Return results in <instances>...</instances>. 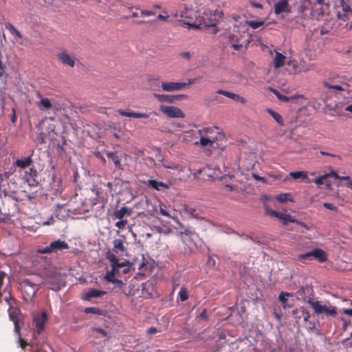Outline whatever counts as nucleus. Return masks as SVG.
I'll return each mask as SVG.
<instances>
[{
	"mask_svg": "<svg viewBox=\"0 0 352 352\" xmlns=\"http://www.w3.org/2000/svg\"><path fill=\"white\" fill-rule=\"evenodd\" d=\"M250 5L255 8H263V5L258 2L250 1Z\"/></svg>",
	"mask_w": 352,
	"mask_h": 352,
	"instance_id": "obj_57",
	"label": "nucleus"
},
{
	"mask_svg": "<svg viewBox=\"0 0 352 352\" xmlns=\"http://www.w3.org/2000/svg\"><path fill=\"white\" fill-rule=\"evenodd\" d=\"M84 312L86 314H92L96 315H102L103 311L98 307H91L85 309Z\"/></svg>",
	"mask_w": 352,
	"mask_h": 352,
	"instance_id": "obj_40",
	"label": "nucleus"
},
{
	"mask_svg": "<svg viewBox=\"0 0 352 352\" xmlns=\"http://www.w3.org/2000/svg\"><path fill=\"white\" fill-rule=\"evenodd\" d=\"M341 6L342 7V10L344 12V13L342 16H341L340 14H338V17L340 19H342L344 21H345V18L348 17L349 15L352 16V9L346 3L341 4Z\"/></svg>",
	"mask_w": 352,
	"mask_h": 352,
	"instance_id": "obj_37",
	"label": "nucleus"
},
{
	"mask_svg": "<svg viewBox=\"0 0 352 352\" xmlns=\"http://www.w3.org/2000/svg\"><path fill=\"white\" fill-rule=\"evenodd\" d=\"M37 177V171L34 168H30L28 171L25 172V178L29 183L36 182Z\"/></svg>",
	"mask_w": 352,
	"mask_h": 352,
	"instance_id": "obj_32",
	"label": "nucleus"
},
{
	"mask_svg": "<svg viewBox=\"0 0 352 352\" xmlns=\"http://www.w3.org/2000/svg\"><path fill=\"white\" fill-rule=\"evenodd\" d=\"M216 94L223 95L227 98H229L234 101L239 102L241 104H245L247 102V100L241 96L239 94L230 92L228 91L223 90V89H218L216 91Z\"/></svg>",
	"mask_w": 352,
	"mask_h": 352,
	"instance_id": "obj_14",
	"label": "nucleus"
},
{
	"mask_svg": "<svg viewBox=\"0 0 352 352\" xmlns=\"http://www.w3.org/2000/svg\"><path fill=\"white\" fill-rule=\"evenodd\" d=\"M217 127H204L198 131L199 135L207 138V136H216Z\"/></svg>",
	"mask_w": 352,
	"mask_h": 352,
	"instance_id": "obj_28",
	"label": "nucleus"
},
{
	"mask_svg": "<svg viewBox=\"0 0 352 352\" xmlns=\"http://www.w3.org/2000/svg\"><path fill=\"white\" fill-rule=\"evenodd\" d=\"M342 313L352 317V309H344Z\"/></svg>",
	"mask_w": 352,
	"mask_h": 352,
	"instance_id": "obj_61",
	"label": "nucleus"
},
{
	"mask_svg": "<svg viewBox=\"0 0 352 352\" xmlns=\"http://www.w3.org/2000/svg\"><path fill=\"white\" fill-rule=\"evenodd\" d=\"M117 112L121 116H126V117H130V118H148L149 117V114L146 113L128 111L123 110L121 109H118Z\"/></svg>",
	"mask_w": 352,
	"mask_h": 352,
	"instance_id": "obj_18",
	"label": "nucleus"
},
{
	"mask_svg": "<svg viewBox=\"0 0 352 352\" xmlns=\"http://www.w3.org/2000/svg\"><path fill=\"white\" fill-rule=\"evenodd\" d=\"M312 259V255H311V251L301 254L298 256V260L301 262H304L305 260H311Z\"/></svg>",
	"mask_w": 352,
	"mask_h": 352,
	"instance_id": "obj_43",
	"label": "nucleus"
},
{
	"mask_svg": "<svg viewBox=\"0 0 352 352\" xmlns=\"http://www.w3.org/2000/svg\"><path fill=\"white\" fill-rule=\"evenodd\" d=\"M290 296L291 294L288 292H281L279 294L278 299L285 309L287 307H291L292 306V304L288 302L287 297Z\"/></svg>",
	"mask_w": 352,
	"mask_h": 352,
	"instance_id": "obj_35",
	"label": "nucleus"
},
{
	"mask_svg": "<svg viewBox=\"0 0 352 352\" xmlns=\"http://www.w3.org/2000/svg\"><path fill=\"white\" fill-rule=\"evenodd\" d=\"M272 92L277 96V98L282 100V101H284V102H287L289 100V98L285 96V95H283L281 94L280 92H278L277 90L276 89H272Z\"/></svg>",
	"mask_w": 352,
	"mask_h": 352,
	"instance_id": "obj_47",
	"label": "nucleus"
},
{
	"mask_svg": "<svg viewBox=\"0 0 352 352\" xmlns=\"http://www.w3.org/2000/svg\"><path fill=\"white\" fill-rule=\"evenodd\" d=\"M201 78V77H197V78H189V79H188L187 82H183V83L186 85V87L190 85L195 84L197 80H199Z\"/></svg>",
	"mask_w": 352,
	"mask_h": 352,
	"instance_id": "obj_54",
	"label": "nucleus"
},
{
	"mask_svg": "<svg viewBox=\"0 0 352 352\" xmlns=\"http://www.w3.org/2000/svg\"><path fill=\"white\" fill-rule=\"evenodd\" d=\"M6 28L8 30L11 34L16 35L17 38H20L21 40H25V38H23L21 33L10 23H7L5 24Z\"/></svg>",
	"mask_w": 352,
	"mask_h": 352,
	"instance_id": "obj_36",
	"label": "nucleus"
},
{
	"mask_svg": "<svg viewBox=\"0 0 352 352\" xmlns=\"http://www.w3.org/2000/svg\"><path fill=\"white\" fill-rule=\"evenodd\" d=\"M181 237L182 240L181 251L185 254H190L195 249V243L188 234L184 235V233L181 232Z\"/></svg>",
	"mask_w": 352,
	"mask_h": 352,
	"instance_id": "obj_7",
	"label": "nucleus"
},
{
	"mask_svg": "<svg viewBox=\"0 0 352 352\" xmlns=\"http://www.w3.org/2000/svg\"><path fill=\"white\" fill-rule=\"evenodd\" d=\"M109 282H111L116 285V287L119 288H122L124 285V283L121 280H118L117 278H113L112 280H109Z\"/></svg>",
	"mask_w": 352,
	"mask_h": 352,
	"instance_id": "obj_53",
	"label": "nucleus"
},
{
	"mask_svg": "<svg viewBox=\"0 0 352 352\" xmlns=\"http://www.w3.org/2000/svg\"><path fill=\"white\" fill-rule=\"evenodd\" d=\"M322 84H323L324 87H326V88L333 89H336L338 91H345V90H346L345 88H344L341 85L331 84L329 82H328L327 80L323 81Z\"/></svg>",
	"mask_w": 352,
	"mask_h": 352,
	"instance_id": "obj_39",
	"label": "nucleus"
},
{
	"mask_svg": "<svg viewBox=\"0 0 352 352\" xmlns=\"http://www.w3.org/2000/svg\"><path fill=\"white\" fill-rule=\"evenodd\" d=\"M286 57L280 52H276L273 63L275 68H279L284 65Z\"/></svg>",
	"mask_w": 352,
	"mask_h": 352,
	"instance_id": "obj_29",
	"label": "nucleus"
},
{
	"mask_svg": "<svg viewBox=\"0 0 352 352\" xmlns=\"http://www.w3.org/2000/svg\"><path fill=\"white\" fill-rule=\"evenodd\" d=\"M267 214L270 217L280 219L284 225H287L289 222H298L292 216L289 214L282 213L274 210L267 209Z\"/></svg>",
	"mask_w": 352,
	"mask_h": 352,
	"instance_id": "obj_9",
	"label": "nucleus"
},
{
	"mask_svg": "<svg viewBox=\"0 0 352 352\" xmlns=\"http://www.w3.org/2000/svg\"><path fill=\"white\" fill-rule=\"evenodd\" d=\"M186 87V85L179 82H162V89L164 91H179Z\"/></svg>",
	"mask_w": 352,
	"mask_h": 352,
	"instance_id": "obj_11",
	"label": "nucleus"
},
{
	"mask_svg": "<svg viewBox=\"0 0 352 352\" xmlns=\"http://www.w3.org/2000/svg\"><path fill=\"white\" fill-rule=\"evenodd\" d=\"M127 224V220L120 219L118 222L116 223L115 226L119 229H123L125 226Z\"/></svg>",
	"mask_w": 352,
	"mask_h": 352,
	"instance_id": "obj_49",
	"label": "nucleus"
},
{
	"mask_svg": "<svg viewBox=\"0 0 352 352\" xmlns=\"http://www.w3.org/2000/svg\"><path fill=\"white\" fill-rule=\"evenodd\" d=\"M153 96L160 102H173L175 100H179L181 98H186L187 96L184 94L170 96L166 94H153Z\"/></svg>",
	"mask_w": 352,
	"mask_h": 352,
	"instance_id": "obj_16",
	"label": "nucleus"
},
{
	"mask_svg": "<svg viewBox=\"0 0 352 352\" xmlns=\"http://www.w3.org/2000/svg\"><path fill=\"white\" fill-rule=\"evenodd\" d=\"M160 109L169 118H184L185 116L179 108L174 106L161 105Z\"/></svg>",
	"mask_w": 352,
	"mask_h": 352,
	"instance_id": "obj_8",
	"label": "nucleus"
},
{
	"mask_svg": "<svg viewBox=\"0 0 352 352\" xmlns=\"http://www.w3.org/2000/svg\"><path fill=\"white\" fill-rule=\"evenodd\" d=\"M323 206L330 210L336 211L338 208L333 204L325 202L323 204Z\"/></svg>",
	"mask_w": 352,
	"mask_h": 352,
	"instance_id": "obj_51",
	"label": "nucleus"
},
{
	"mask_svg": "<svg viewBox=\"0 0 352 352\" xmlns=\"http://www.w3.org/2000/svg\"><path fill=\"white\" fill-rule=\"evenodd\" d=\"M160 213L162 216L167 217L171 218L173 219H177V217H173L170 216V214L162 206L160 207Z\"/></svg>",
	"mask_w": 352,
	"mask_h": 352,
	"instance_id": "obj_50",
	"label": "nucleus"
},
{
	"mask_svg": "<svg viewBox=\"0 0 352 352\" xmlns=\"http://www.w3.org/2000/svg\"><path fill=\"white\" fill-rule=\"evenodd\" d=\"M266 111L274 119V120L280 126L284 125V120L280 114L276 112L272 109H266Z\"/></svg>",
	"mask_w": 352,
	"mask_h": 352,
	"instance_id": "obj_33",
	"label": "nucleus"
},
{
	"mask_svg": "<svg viewBox=\"0 0 352 352\" xmlns=\"http://www.w3.org/2000/svg\"><path fill=\"white\" fill-rule=\"evenodd\" d=\"M106 294L105 291L99 290L97 289H91L83 294L82 298L86 300H89L93 298H98Z\"/></svg>",
	"mask_w": 352,
	"mask_h": 352,
	"instance_id": "obj_20",
	"label": "nucleus"
},
{
	"mask_svg": "<svg viewBox=\"0 0 352 352\" xmlns=\"http://www.w3.org/2000/svg\"><path fill=\"white\" fill-rule=\"evenodd\" d=\"M171 15L175 18L179 17V10H173Z\"/></svg>",
	"mask_w": 352,
	"mask_h": 352,
	"instance_id": "obj_63",
	"label": "nucleus"
},
{
	"mask_svg": "<svg viewBox=\"0 0 352 352\" xmlns=\"http://www.w3.org/2000/svg\"><path fill=\"white\" fill-rule=\"evenodd\" d=\"M307 302L318 315L324 313L327 316H334L337 314V308L335 306H327L322 305L318 300H313L311 299H309Z\"/></svg>",
	"mask_w": 352,
	"mask_h": 352,
	"instance_id": "obj_3",
	"label": "nucleus"
},
{
	"mask_svg": "<svg viewBox=\"0 0 352 352\" xmlns=\"http://www.w3.org/2000/svg\"><path fill=\"white\" fill-rule=\"evenodd\" d=\"M180 56L183 58H185L186 59H190V54L189 52H184L180 54Z\"/></svg>",
	"mask_w": 352,
	"mask_h": 352,
	"instance_id": "obj_60",
	"label": "nucleus"
},
{
	"mask_svg": "<svg viewBox=\"0 0 352 352\" xmlns=\"http://www.w3.org/2000/svg\"><path fill=\"white\" fill-rule=\"evenodd\" d=\"M312 258H314L320 262H324L327 260L326 253L322 249L316 248L311 251Z\"/></svg>",
	"mask_w": 352,
	"mask_h": 352,
	"instance_id": "obj_27",
	"label": "nucleus"
},
{
	"mask_svg": "<svg viewBox=\"0 0 352 352\" xmlns=\"http://www.w3.org/2000/svg\"><path fill=\"white\" fill-rule=\"evenodd\" d=\"M226 188H228L230 191L236 190L237 186H232V185H226Z\"/></svg>",
	"mask_w": 352,
	"mask_h": 352,
	"instance_id": "obj_62",
	"label": "nucleus"
},
{
	"mask_svg": "<svg viewBox=\"0 0 352 352\" xmlns=\"http://www.w3.org/2000/svg\"><path fill=\"white\" fill-rule=\"evenodd\" d=\"M22 287L25 292L31 293L34 296L38 291V287L36 284L32 283L30 279H25L22 282Z\"/></svg>",
	"mask_w": 352,
	"mask_h": 352,
	"instance_id": "obj_21",
	"label": "nucleus"
},
{
	"mask_svg": "<svg viewBox=\"0 0 352 352\" xmlns=\"http://www.w3.org/2000/svg\"><path fill=\"white\" fill-rule=\"evenodd\" d=\"M131 212L132 210L131 208H129L126 206H123L120 209L116 210L113 212V216L116 219H122L125 215L130 216Z\"/></svg>",
	"mask_w": 352,
	"mask_h": 352,
	"instance_id": "obj_26",
	"label": "nucleus"
},
{
	"mask_svg": "<svg viewBox=\"0 0 352 352\" xmlns=\"http://www.w3.org/2000/svg\"><path fill=\"white\" fill-rule=\"evenodd\" d=\"M184 210L190 218H194L197 219H201L199 212L195 208H192L188 206H184Z\"/></svg>",
	"mask_w": 352,
	"mask_h": 352,
	"instance_id": "obj_30",
	"label": "nucleus"
},
{
	"mask_svg": "<svg viewBox=\"0 0 352 352\" xmlns=\"http://www.w3.org/2000/svg\"><path fill=\"white\" fill-rule=\"evenodd\" d=\"M199 318L203 319V320H207L208 318V316H207V311H206V309H204L201 312V314H199Z\"/></svg>",
	"mask_w": 352,
	"mask_h": 352,
	"instance_id": "obj_58",
	"label": "nucleus"
},
{
	"mask_svg": "<svg viewBox=\"0 0 352 352\" xmlns=\"http://www.w3.org/2000/svg\"><path fill=\"white\" fill-rule=\"evenodd\" d=\"M69 249V245L65 241L60 239L52 241L49 245L44 247H39L37 252L39 254H52Z\"/></svg>",
	"mask_w": 352,
	"mask_h": 352,
	"instance_id": "obj_2",
	"label": "nucleus"
},
{
	"mask_svg": "<svg viewBox=\"0 0 352 352\" xmlns=\"http://www.w3.org/2000/svg\"><path fill=\"white\" fill-rule=\"evenodd\" d=\"M330 176H333L335 179H340V176L338 175V173L335 170H331L329 173Z\"/></svg>",
	"mask_w": 352,
	"mask_h": 352,
	"instance_id": "obj_64",
	"label": "nucleus"
},
{
	"mask_svg": "<svg viewBox=\"0 0 352 352\" xmlns=\"http://www.w3.org/2000/svg\"><path fill=\"white\" fill-rule=\"evenodd\" d=\"M112 250L116 254L124 255L126 253V248L124 245L125 241L124 239H116L113 241Z\"/></svg>",
	"mask_w": 352,
	"mask_h": 352,
	"instance_id": "obj_13",
	"label": "nucleus"
},
{
	"mask_svg": "<svg viewBox=\"0 0 352 352\" xmlns=\"http://www.w3.org/2000/svg\"><path fill=\"white\" fill-rule=\"evenodd\" d=\"M125 263L126 262L120 263L122 265V267H120V273L127 274L130 271V269H131L130 265H126Z\"/></svg>",
	"mask_w": 352,
	"mask_h": 352,
	"instance_id": "obj_48",
	"label": "nucleus"
},
{
	"mask_svg": "<svg viewBox=\"0 0 352 352\" xmlns=\"http://www.w3.org/2000/svg\"><path fill=\"white\" fill-rule=\"evenodd\" d=\"M219 15V12L212 10L204 12L202 16L198 15L195 21H188L184 22V26L192 28L194 29H202L206 27L213 28V34H216L218 32V29L216 28L217 23V16Z\"/></svg>",
	"mask_w": 352,
	"mask_h": 352,
	"instance_id": "obj_1",
	"label": "nucleus"
},
{
	"mask_svg": "<svg viewBox=\"0 0 352 352\" xmlns=\"http://www.w3.org/2000/svg\"><path fill=\"white\" fill-rule=\"evenodd\" d=\"M36 96L40 99V101L36 102V105L41 110L47 111L52 107L50 100L47 98H43L40 92H36Z\"/></svg>",
	"mask_w": 352,
	"mask_h": 352,
	"instance_id": "obj_17",
	"label": "nucleus"
},
{
	"mask_svg": "<svg viewBox=\"0 0 352 352\" xmlns=\"http://www.w3.org/2000/svg\"><path fill=\"white\" fill-rule=\"evenodd\" d=\"M91 331L100 333L103 337H105V338H109L108 332L106 331L102 328H100V327H93L91 329Z\"/></svg>",
	"mask_w": 352,
	"mask_h": 352,
	"instance_id": "obj_46",
	"label": "nucleus"
},
{
	"mask_svg": "<svg viewBox=\"0 0 352 352\" xmlns=\"http://www.w3.org/2000/svg\"><path fill=\"white\" fill-rule=\"evenodd\" d=\"M107 258L111 262L112 269L111 271H108L105 276L104 279L107 281L112 280V279L116 278L115 277L120 274V267H122V264L120 263L119 260L113 253L108 252Z\"/></svg>",
	"mask_w": 352,
	"mask_h": 352,
	"instance_id": "obj_4",
	"label": "nucleus"
},
{
	"mask_svg": "<svg viewBox=\"0 0 352 352\" xmlns=\"http://www.w3.org/2000/svg\"><path fill=\"white\" fill-rule=\"evenodd\" d=\"M179 17L192 21L194 19H196L197 14L194 10L188 8L186 5H184L179 10Z\"/></svg>",
	"mask_w": 352,
	"mask_h": 352,
	"instance_id": "obj_15",
	"label": "nucleus"
},
{
	"mask_svg": "<svg viewBox=\"0 0 352 352\" xmlns=\"http://www.w3.org/2000/svg\"><path fill=\"white\" fill-rule=\"evenodd\" d=\"M199 144L201 146H212L213 144L218 140L217 136H207V138H204V136L199 135Z\"/></svg>",
	"mask_w": 352,
	"mask_h": 352,
	"instance_id": "obj_25",
	"label": "nucleus"
},
{
	"mask_svg": "<svg viewBox=\"0 0 352 352\" xmlns=\"http://www.w3.org/2000/svg\"><path fill=\"white\" fill-rule=\"evenodd\" d=\"M252 177L256 179V180H258V181H260L262 183H266L267 182V180L265 178L263 177H261L259 176L258 175L256 174V173H253L252 174Z\"/></svg>",
	"mask_w": 352,
	"mask_h": 352,
	"instance_id": "obj_55",
	"label": "nucleus"
},
{
	"mask_svg": "<svg viewBox=\"0 0 352 352\" xmlns=\"http://www.w3.org/2000/svg\"><path fill=\"white\" fill-rule=\"evenodd\" d=\"M32 163V160L31 157H26L25 158L16 160L15 164L16 166H18L21 168H25L30 166Z\"/></svg>",
	"mask_w": 352,
	"mask_h": 352,
	"instance_id": "obj_31",
	"label": "nucleus"
},
{
	"mask_svg": "<svg viewBox=\"0 0 352 352\" xmlns=\"http://www.w3.org/2000/svg\"><path fill=\"white\" fill-rule=\"evenodd\" d=\"M162 166L165 168H169L175 170L178 174L184 172L186 168V166L182 164L173 162L162 163Z\"/></svg>",
	"mask_w": 352,
	"mask_h": 352,
	"instance_id": "obj_24",
	"label": "nucleus"
},
{
	"mask_svg": "<svg viewBox=\"0 0 352 352\" xmlns=\"http://www.w3.org/2000/svg\"><path fill=\"white\" fill-rule=\"evenodd\" d=\"M179 296L181 301L186 300L188 298V290L182 287L179 292Z\"/></svg>",
	"mask_w": 352,
	"mask_h": 352,
	"instance_id": "obj_42",
	"label": "nucleus"
},
{
	"mask_svg": "<svg viewBox=\"0 0 352 352\" xmlns=\"http://www.w3.org/2000/svg\"><path fill=\"white\" fill-rule=\"evenodd\" d=\"M329 176H330V174H324V175L320 176L319 177L314 179L313 180V182L316 185H318V186L322 185L324 184V180L326 179Z\"/></svg>",
	"mask_w": 352,
	"mask_h": 352,
	"instance_id": "obj_45",
	"label": "nucleus"
},
{
	"mask_svg": "<svg viewBox=\"0 0 352 352\" xmlns=\"http://www.w3.org/2000/svg\"><path fill=\"white\" fill-rule=\"evenodd\" d=\"M47 320L46 312L43 311L41 314H36L34 316V323L35 324V331L37 334H41L45 330V324Z\"/></svg>",
	"mask_w": 352,
	"mask_h": 352,
	"instance_id": "obj_10",
	"label": "nucleus"
},
{
	"mask_svg": "<svg viewBox=\"0 0 352 352\" xmlns=\"http://www.w3.org/2000/svg\"><path fill=\"white\" fill-rule=\"evenodd\" d=\"M238 35H241L240 33L237 34H234L232 33H229L228 34V41L231 44V46L234 48V50H240L243 47V45L239 43V37Z\"/></svg>",
	"mask_w": 352,
	"mask_h": 352,
	"instance_id": "obj_22",
	"label": "nucleus"
},
{
	"mask_svg": "<svg viewBox=\"0 0 352 352\" xmlns=\"http://www.w3.org/2000/svg\"><path fill=\"white\" fill-rule=\"evenodd\" d=\"M320 154H322L323 155H327V156H331V157H337L339 160H341L340 156V155H337L336 154L330 153L325 152V151H320Z\"/></svg>",
	"mask_w": 352,
	"mask_h": 352,
	"instance_id": "obj_56",
	"label": "nucleus"
},
{
	"mask_svg": "<svg viewBox=\"0 0 352 352\" xmlns=\"http://www.w3.org/2000/svg\"><path fill=\"white\" fill-rule=\"evenodd\" d=\"M157 332V330L155 327H149L148 329H147V333L148 334H153V333H155Z\"/></svg>",
	"mask_w": 352,
	"mask_h": 352,
	"instance_id": "obj_59",
	"label": "nucleus"
},
{
	"mask_svg": "<svg viewBox=\"0 0 352 352\" xmlns=\"http://www.w3.org/2000/svg\"><path fill=\"white\" fill-rule=\"evenodd\" d=\"M246 24L253 29H257L264 24L263 21H246Z\"/></svg>",
	"mask_w": 352,
	"mask_h": 352,
	"instance_id": "obj_41",
	"label": "nucleus"
},
{
	"mask_svg": "<svg viewBox=\"0 0 352 352\" xmlns=\"http://www.w3.org/2000/svg\"><path fill=\"white\" fill-rule=\"evenodd\" d=\"M147 185L148 187L152 188L156 190H162L163 189H168L170 184L158 182L155 179H148L147 182Z\"/></svg>",
	"mask_w": 352,
	"mask_h": 352,
	"instance_id": "obj_19",
	"label": "nucleus"
},
{
	"mask_svg": "<svg viewBox=\"0 0 352 352\" xmlns=\"http://www.w3.org/2000/svg\"><path fill=\"white\" fill-rule=\"evenodd\" d=\"M289 176L293 179H297L299 178L306 179L308 178L305 171H294L289 173Z\"/></svg>",
	"mask_w": 352,
	"mask_h": 352,
	"instance_id": "obj_38",
	"label": "nucleus"
},
{
	"mask_svg": "<svg viewBox=\"0 0 352 352\" xmlns=\"http://www.w3.org/2000/svg\"><path fill=\"white\" fill-rule=\"evenodd\" d=\"M107 156L109 159H111L112 160L114 165L117 168L122 169V165L120 164V157L117 155L116 152H108L107 153Z\"/></svg>",
	"mask_w": 352,
	"mask_h": 352,
	"instance_id": "obj_34",
	"label": "nucleus"
},
{
	"mask_svg": "<svg viewBox=\"0 0 352 352\" xmlns=\"http://www.w3.org/2000/svg\"><path fill=\"white\" fill-rule=\"evenodd\" d=\"M46 283L49 287L54 291L59 290L63 285L64 282L60 274L53 273L47 276Z\"/></svg>",
	"mask_w": 352,
	"mask_h": 352,
	"instance_id": "obj_6",
	"label": "nucleus"
},
{
	"mask_svg": "<svg viewBox=\"0 0 352 352\" xmlns=\"http://www.w3.org/2000/svg\"><path fill=\"white\" fill-rule=\"evenodd\" d=\"M289 197H290V195L288 193H280L276 196V199L279 202L283 203L289 199Z\"/></svg>",
	"mask_w": 352,
	"mask_h": 352,
	"instance_id": "obj_44",
	"label": "nucleus"
},
{
	"mask_svg": "<svg viewBox=\"0 0 352 352\" xmlns=\"http://www.w3.org/2000/svg\"><path fill=\"white\" fill-rule=\"evenodd\" d=\"M274 13L276 14H280L282 12H290L291 7L289 4L288 0H279L276 2L274 6Z\"/></svg>",
	"mask_w": 352,
	"mask_h": 352,
	"instance_id": "obj_12",
	"label": "nucleus"
},
{
	"mask_svg": "<svg viewBox=\"0 0 352 352\" xmlns=\"http://www.w3.org/2000/svg\"><path fill=\"white\" fill-rule=\"evenodd\" d=\"M10 319L13 321L14 324V331L19 336V342H20L21 347L22 349H25V346L27 345V342L24 341L21 337V334L19 333V321L14 316L12 313L9 314Z\"/></svg>",
	"mask_w": 352,
	"mask_h": 352,
	"instance_id": "obj_23",
	"label": "nucleus"
},
{
	"mask_svg": "<svg viewBox=\"0 0 352 352\" xmlns=\"http://www.w3.org/2000/svg\"><path fill=\"white\" fill-rule=\"evenodd\" d=\"M56 57L58 60L64 65L74 67L75 66L76 58L72 54L64 48L60 50L57 53Z\"/></svg>",
	"mask_w": 352,
	"mask_h": 352,
	"instance_id": "obj_5",
	"label": "nucleus"
},
{
	"mask_svg": "<svg viewBox=\"0 0 352 352\" xmlns=\"http://www.w3.org/2000/svg\"><path fill=\"white\" fill-rule=\"evenodd\" d=\"M140 14V16H149L155 15V12L151 10H141Z\"/></svg>",
	"mask_w": 352,
	"mask_h": 352,
	"instance_id": "obj_52",
	"label": "nucleus"
}]
</instances>
